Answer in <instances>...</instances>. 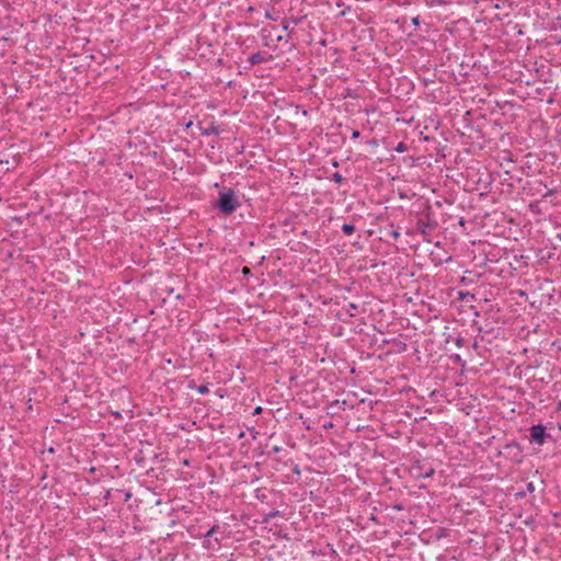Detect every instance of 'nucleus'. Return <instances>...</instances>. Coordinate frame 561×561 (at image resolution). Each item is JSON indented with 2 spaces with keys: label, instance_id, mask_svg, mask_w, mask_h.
<instances>
[{
  "label": "nucleus",
  "instance_id": "27",
  "mask_svg": "<svg viewBox=\"0 0 561 561\" xmlns=\"http://www.w3.org/2000/svg\"><path fill=\"white\" fill-rule=\"evenodd\" d=\"M113 415L116 417V419H119L121 417V413L119 412H114Z\"/></svg>",
  "mask_w": 561,
  "mask_h": 561
},
{
  "label": "nucleus",
  "instance_id": "13",
  "mask_svg": "<svg viewBox=\"0 0 561 561\" xmlns=\"http://www.w3.org/2000/svg\"><path fill=\"white\" fill-rule=\"evenodd\" d=\"M265 18L267 20L277 21V16L270 10H266Z\"/></svg>",
  "mask_w": 561,
  "mask_h": 561
},
{
  "label": "nucleus",
  "instance_id": "10",
  "mask_svg": "<svg viewBox=\"0 0 561 561\" xmlns=\"http://www.w3.org/2000/svg\"><path fill=\"white\" fill-rule=\"evenodd\" d=\"M332 181H334L335 183H343L345 181V179L343 178V175L339 172H335L333 173L332 178H331Z\"/></svg>",
  "mask_w": 561,
  "mask_h": 561
},
{
  "label": "nucleus",
  "instance_id": "8",
  "mask_svg": "<svg viewBox=\"0 0 561 561\" xmlns=\"http://www.w3.org/2000/svg\"><path fill=\"white\" fill-rule=\"evenodd\" d=\"M306 19V15H300V16H290L288 18L287 20L293 24V25H299L304 20Z\"/></svg>",
  "mask_w": 561,
  "mask_h": 561
},
{
  "label": "nucleus",
  "instance_id": "14",
  "mask_svg": "<svg viewBox=\"0 0 561 561\" xmlns=\"http://www.w3.org/2000/svg\"><path fill=\"white\" fill-rule=\"evenodd\" d=\"M465 342L466 340L461 336H458L456 340H455V343L458 347H462L465 345Z\"/></svg>",
  "mask_w": 561,
  "mask_h": 561
},
{
  "label": "nucleus",
  "instance_id": "11",
  "mask_svg": "<svg viewBox=\"0 0 561 561\" xmlns=\"http://www.w3.org/2000/svg\"><path fill=\"white\" fill-rule=\"evenodd\" d=\"M394 150L397 152H405L408 150V145L403 141L399 142L396 147H394Z\"/></svg>",
  "mask_w": 561,
  "mask_h": 561
},
{
  "label": "nucleus",
  "instance_id": "12",
  "mask_svg": "<svg viewBox=\"0 0 561 561\" xmlns=\"http://www.w3.org/2000/svg\"><path fill=\"white\" fill-rule=\"evenodd\" d=\"M219 529V526L218 525H214L206 534H205V538H209L211 537L215 533H217Z\"/></svg>",
  "mask_w": 561,
  "mask_h": 561
},
{
  "label": "nucleus",
  "instance_id": "26",
  "mask_svg": "<svg viewBox=\"0 0 561 561\" xmlns=\"http://www.w3.org/2000/svg\"><path fill=\"white\" fill-rule=\"evenodd\" d=\"M516 495H517L518 497H524V496H525V492H524V491H523V492H518Z\"/></svg>",
  "mask_w": 561,
  "mask_h": 561
},
{
  "label": "nucleus",
  "instance_id": "23",
  "mask_svg": "<svg viewBox=\"0 0 561 561\" xmlns=\"http://www.w3.org/2000/svg\"><path fill=\"white\" fill-rule=\"evenodd\" d=\"M454 360H455L456 363H460V362H461V357H460V355H455V356H454Z\"/></svg>",
  "mask_w": 561,
  "mask_h": 561
},
{
  "label": "nucleus",
  "instance_id": "22",
  "mask_svg": "<svg viewBox=\"0 0 561 561\" xmlns=\"http://www.w3.org/2000/svg\"><path fill=\"white\" fill-rule=\"evenodd\" d=\"M280 450H282V447H279V446H274V447L272 448V451H273L274 454H277V453H279Z\"/></svg>",
  "mask_w": 561,
  "mask_h": 561
},
{
  "label": "nucleus",
  "instance_id": "16",
  "mask_svg": "<svg viewBox=\"0 0 561 561\" xmlns=\"http://www.w3.org/2000/svg\"><path fill=\"white\" fill-rule=\"evenodd\" d=\"M359 136H360V133L358 130H353V133H352V139L353 140L359 138Z\"/></svg>",
  "mask_w": 561,
  "mask_h": 561
},
{
  "label": "nucleus",
  "instance_id": "2",
  "mask_svg": "<svg viewBox=\"0 0 561 561\" xmlns=\"http://www.w3.org/2000/svg\"><path fill=\"white\" fill-rule=\"evenodd\" d=\"M240 206V196L230 187H224L214 203V207L224 216L233 214Z\"/></svg>",
  "mask_w": 561,
  "mask_h": 561
},
{
  "label": "nucleus",
  "instance_id": "5",
  "mask_svg": "<svg viewBox=\"0 0 561 561\" xmlns=\"http://www.w3.org/2000/svg\"><path fill=\"white\" fill-rule=\"evenodd\" d=\"M203 136L219 135V128L215 123H211L208 127H201Z\"/></svg>",
  "mask_w": 561,
  "mask_h": 561
},
{
  "label": "nucleus",
  "instance_id": "15",
  "mask_svg": "<svg viewBox=\"0 0 561 561\" xmlns=\"http://www.w3.org/2000/svg\"><path fill=\"white\" fill-rule=\"evenodd\" d=\"M528 492L533 493L535 491V485L533 482H528L526 485Z\"/></svg>",
  "mask_w": 561,
  "mask_h": 561
},
{
  "label": "nucleus",
  "instance_id": "7",
  "mask_svg": "<svg viewBox=\"0 0 561 561\" xmlns=\"http://www.w3.org/2000/svg\"><path fill=\"white\" fill-rule=\"evenodd\" d=\"M342 231L344 234L350 236V234L354 233L355 226L353 224H343Z\"/></svg>",
  "mask_w": 561,
  "mask_h": 561
},
{
  "label": "nucleus",
  "instance_id": "1",
  "mask_svg": "<svg viewBox=\"0 0 561 561\" xmlns=\"http://www.w3.org/2000/svg\"><path fill=\"white\" fill-rule=\"evenodd\" d=\"M438 222L435 219L432 206L428 202L416 214V231L421 233L425 242H431V233L436 229Z\"/></svg>",
  "mask_w": 561,
  "mask_h": 561
},
{
  "label": "nucleus",
  "instance_id": "21",
  "mask_svg": "<svg viewBox=\"0 0 561 561\" xmlns=\"http://www.w3.org/2000/svg\"><path fill=\"white\" fill-rule=\"evenodd\" d=\"M553 194H554L553 190H548V192L543 194V197L546 198V197L551 196Z\"/></svg>",
  "mask_w": 561,
  "mask_h": 561
},
{
  "label": "nucleus",
  "instance_id": "17",
  "mask_svg": "<svg viewBox=\"0 0 561 561\" xmlns=\"http://www.w3.org/2000/svg\"><path fill=\"white\" fill-rule=\"evenodd\" d=\"M290 24H291V23H290L288 20H286V21L284 22V24H283V30H284V31H289V25H290Z\"/></svg>",
  "mask_w": 561,
  "mask_h": 561
},
{
  "label": "nucleus",
  "instance_id": "20",
  "mask_svg": "<svg viewBox=\"0 0 561 561\" xmlns=\"http://www.w3.org/2000/svg\"><path fill=\"white\" fill-rule=\"evenodd\" d=\"M412 23H413V25H414V26H419V24H420V19H419V16L413 18V19H412Z\"/></svg>",
  "mask_w": 561,
  "mask_h": 561
},
{
  "label": "nucleus",
  "instance_id": "19",
  "mask_svg": "<svg viewBox=\"0 0 561 561\" xmlns=\"http://www.w3.org/2000/svg\"><path fill=\"white\" fill-rule=\"evenodd\" d=\"M391 237H392L394 240L399 239V237H400L399 231L393 230V231L391 232Z\"/></svg>",
  "mask_w": 561,
  "mask_h": 561
},
{
  "label": "nucleus",
  "instance_id": "6",
  "mask_svg": "<svg viewBox=\"0 0 561 561\" xmlns=\"http://www.w3.org/2000/svg\"><path fill=\"white\" fill-rule=\"evenodd\" d=\"M188 388L190 389H196V391L201 394H208L209 393V388H208V383H203V385H199V386H196L194 383V381H190L188 383Z\"/></svg>",
  "mask_w": 561,
  "mask_h": 561
},
{
  "label": "nucleus",
  "instance_id": "25",
  "mask_svg": "<svg viewBox=\"0 0 561 561\" xmlns=\"http://www.w3.org/2000/svg\"><path fill=\"white\" fill-rule=\"evenodd\" d=\"M242 272H243L244 274H249V273H250V268L245 266V267H243Z\"/></svg>",
  "mask_w": 561,
  "mask_h": 561
},
{
  "label": "nucleus",
  "instance_id": "4",
  "mask_svg": "<svg viewBox=\"0 0 561 561\" xmlns=\"http://www.w3.org/2000/svg\"><path fill=\"white\" fill-rule=\"evenodd\" d=\"M272 59H273L272 55H267L266 53L257 51V53L252 54L248 58V62H249L250 67H253L259 64L267 62Z\"/></svg>",
  "mask_w": 561,
  "mask_h": 561
},
{
  "label": "nucleus",
  "instance_id": "28",
  "mask_svg": "<svg viewBox=\"0 0 561 561\" xmlns=\"http://www.w3.org/2000/svg\"><path fill=\"white\" fill-rule=\"evenodd\" d=\"M556 238L561 242V232H558V233L556 234Z\"/></svg>",
  "mask_w": 561,
  "mask_h": 561
},
{
  "label": "nucleus",
  "instance_id": "9",
  "mask_svg": "<svg viewBox=\"0 0 561 561\" xmlns=\"http://www.w3.org/2000/svg\"><path fill=\"white\" fill-rule=\"evenodd\" d=\"M277 516H279V511H277V510H273V511H271V512L266 515V517L264 518V522H265V523H267V522H270L271 519H273V518H275V517H277Z\"/></svg>",
  "mask_w": 561,
  "mask_h": 561
},
{
  "label": "nucleus",
  "instance_id": "3",
  "mask_svg": "<svg viewBox=\"0 0 561 561\" xmlns=\"http://www.w3.org/2000/svg\"><path fill=\"white\" fill-rule=\"evenodd\" d=\"M530 443L543 445L551 435L547 433L546 427L542 424H535L529 428Z\"/></svg>",
  "mask_w": 561,
  "mask_h": 561
},
{
  "label": "nucleus",
  "instance_id": "18",
  "mask_svg": "<svg viewBox=\"0 0 561 561\" xmlns=\"http://www.w3.org/2000/svg\"><path fill=\"white\" fill-rule=\"evenodd\" d=\"M262 411H263L262 407H256V408L254 409V411H253V413H252V414H253V415H257V414H261V413H262Z\"/></svg>",
  "mask_w": 561,
  "mask_h": 561
},
{
  "label": "nucleus",
  "instance_id": "24",
  "mask_svg": "<svg viewBox=\"0 0 561 561\" xmlns=\"http://www.w3.org/2000/svg\"><path fill=\"white\" fill-rule=\"evenodd\" d=\"M348 307H350V309H353V310H356V309H357V306H356L355 304H353V302H352V304H350V305H348Z\"/></svg>",
  "mask_w": 561,
  "mask_h": 561
}]
</instances>
